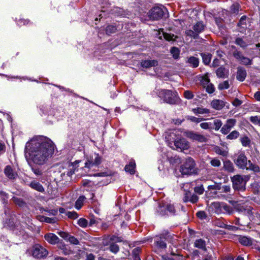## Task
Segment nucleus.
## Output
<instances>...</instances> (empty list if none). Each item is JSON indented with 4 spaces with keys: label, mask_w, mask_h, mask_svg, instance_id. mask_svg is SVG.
Wrapping results in <instances>:
<instances>
[{
    "label": "nucleus",
    "mask_w": 260,
    "mask_h": 260,
    "mask_svg": "<svg viewBox=\"0 0 260 260\" xmlns=\"http://www.w3.org/2000/svg\"><path fill=\"white\" fill-rule=\"evenodd\" d=\"M55 145L48 138L39 136L26 143L25 150L29 153L30 159L36 165L45 164L54 151Z\"/></svg>",
    "instance_id": "nucleus-1"
},
{
    "label": "nucleus",
    "mask_w": 260,
    "mask_h": 260,
    "mask_svg": "<svg viewBox=\"0 0 260 260\" xmlns=\"http://www.w3.org/2000/svg\"><path fill=\"white\" fill-rule=\"evenodd\" d=\"M236 166L240 169L250 170L255 173H259L260 168L256 164H253L250 160H248L244 152L235 154L233 159Z\"/></svg>",
    "instance_id": "nucleus-2"
},
{
    "label": "nucleus",
    "mask_w": 260,
    "mask_h": 260,
    "mask_svg": "<svg viewBox=\"0 0 260 260\" xmlns=\"http://www.w3.org/2000/svg\"><path fill=\"white\" fill-rule=\"evenodd\" d=\"M183 210L184 207L181 205L175 206L171 203L160 205L156 209V214L157 216L176 215L180 209Z\"/></svg>",
    "instance_id": "nucleus-3"
},
{
    "label": "nucleus",
    "mask_w": 260,
    "mask_h": 260,
    "mask_svg": "<svg viewBox=\"0 0 260 260\" xmlns=\"http://www.w3.org/2000/svg\"><path fill=\"white\" fill-rule=\"evenodd\" d=\"M180 171L183 175H191L197 173L196 164L191 157H188L180 166Z\"/></svg>",
    "instance_id": "nucleus-4"
},
{
    "label": "nucleus",
    "mask_w": 260,
    "mask_h": 260,
    "mask_svg": "<svg viewBox=\"0 0 260 260\" xmlns=\"http://www.w3.org/2000/svg\"><path fill=\"white\" fill-rule=\"evenodd\" d=\"M158 95L165 102L170 104H175L179 100L176 92L171 90L161 89L158 92Z\"/></svg>",
    "instance_id": "nucleus-5"
},
{
    "label": "nucleus",
    "mask_w": 260,
    "mask_h": 260,
    "mask_svg": "<svg viewBox=\"0 0 260 260\" xmlns=\"http://www.w3.org/2000/svg\"><path fill=\"white\" fill-rule=\"evenodd\" d=\"M170 233L165 231L154 238V245L158 249H165L167 247L166 241L171 239Z\"/></svg>",
    "instance_id": "nucleus-6"
},
{
    "label": "nucleus",
    "mask_w": 260,
    "mask_h": 260,
    "mask_svg": "<svg viewBox=\"0 0 260 260\" xmlns=\"http://www.w3.org/2000/svg\"><path fill=\"white\" fill-rule=\"evenodd\" d=\"M76 170L75 166L72 162H68L65 164L60 171V176L61 180H68L74 174Z\"/></svg>",
    "instance_id": "nucleus-7"
},
{
    "label": "nucleus",
    "mask_w": 260,
    "mask_h": 260,
    "mask_svg": "<svg viewBox=\"0 0 260 260\" xmlns=\"http://www.w3.org/2000/svg\"><path fill=\"white\" fill-rule=\"evenodd\" d=\"M167 10L165 7H154L149 12V17L151 20H158L166 15Z\"/></svg>",
    "instance_id": "nucleus-8"
},
{
    "label": "nucleus",
    "mask_w": 260,
    "mask_h": 260,
    "mask_svg": "<svg viewBox=\"0 0 260 260\" xmlns=\"http://www.w3.org/2000/svg\"><path fill=\"white\" fill-rule=\"evenodd\" d=\"M233 187L235 190L243 191L246 189V181L243 177L240 175H236L231 177Z\"/></svg>",
    "instance_id": "nucleus-9"
},
{
    "label": "nucleus",
    "mask_w": 260,
    "mask_h": 260,
    "mask_svg": "<svg viewBox=\"0 0 260 260\" xmlns=\"http://www.w3.org/2000/svg\"><path fill=\"white\" fill-rule=\"evenodd\" d=\"M30 250L33 257L37 259L44 258L48 254L47 250L39 244L34 245Z\"/></svg>",
    "instance_id": "nucleus-10"
},
{
    "label": "nucleus",
    "mask_w": 260,
    "mask_h": 260,
    "mask_svg": "<svg viewBox=\"0 0 260 260\" xmlns=\"http://www.w3.org/2000/svg\"><path fill=\"white\" fill-rule=\"evenodd\" d=\"M193 29H188L185 31L186 36L192 38L194 39H198L199 34L202 32L204 29V25L203 23L197 22L192 27Z\"/></svg>",
    "instance_id": "nucleus-11"
},
{
    "label": "nucleus",
    "mask_w": 260,
    "mask_h": 260,
    "mask_svg": "<svg viewBox=\"0 0 260 260\" xmlns=\"http://www.w3.org/2000/svg\"><path fill=\"white\" fill-rule=\"evenodd\" d=\"M214 189H217L218 191H212V198L223 199L225 198V196L222 194V193L229 192L231 190V187L229 185L220 186L219 185H212V190Z\"/></svg>",
    "instance_id": "nucleus-12"
},
{
    "label": "nucleus",
    "mask_w": 260,
    "mask_h": 260,
    "mask_svg": "<svg viewBox=\"0 0 260 260\" xmlns=\"http://www.w3.org/2000/svg\"><path fill=\"white\" fill-rule=\"evenodd\" d=\"M101 157L98 154L94 153L93 155L88 158L85 163L84 168L90 169L94 167H98L101 164Z\"/></svg>",
    "instance_id": "nucleus-13"
},
{
    "label": "nucleus",
    "mask_w": 260,
    "mask_h": 260,
    "mask_svg": "<svg viewBox=\"0 0 260 260\" xmlns=\"http://www.w3.org/2000/svg\"><path fill=\"white\" fill-rule=\"evenodd\" d=\"M237 120L235 119H228L226 123L222 126L220 132L223 135H227L236 125Z\"/></svg>",
    "instance_id": "nucleus-14"
},
{
    "label": "nucleus",
    "mask_w": 260,
    "mask_h": 260,
    "mask_svg": "<svg viewBox=\"0 0 260 260\" xmlns=\"http://www.w3.org/2000/svg\"><path fill=\"white\" fill-rule=\"evenodd\" d=\"M229 206L224 203L214 202L212 203V211L217 214L224 213L228 211Z\"/></svg>",
    "instance_id": "nucleus-15"
},
{
    "label": "nucleus",
    "mask_w": 260,
    "mask_h": 260,
    "mask_svg": "<svg viewBox=\"0 0 260 260\" xmlns=\"http://www.w3.org/2000/svg\"><path fill=\"white\" fill-rule=\"evenodd\" d=\"M201 84L203 87L206 88V91L209 93H211V85L209 84L210 79L208 73L200 77Z\"/></svg>",
    "instance_id": "nucleus-16"
},
{
    "label": "nucleus",
    "mask_w": 260,
    "mask_h": 260,
    "mask_svg": "<svg viewBox=\"0 0 260 260\" xmlns=\"http://www.w3.org/2000/svg\"><path fill=\"white\" fill-rule=\"evenodd\" d=\"M186 136L192 140L198 141L200 142H205L207 141V138L204 136L193 132H187Z\"/></svg>",
    "instance_id": "nucleus-17"
},
{
    "label": "nucleus",
    "mask_w": 260,
    "mask_h": 260,
    "mask_svg": "<svg viewBox=\"0 0 260 260\" xmlns=\"http://www.w3.org/2000/svg\"><path fill=\"white\" fill-rule=\"evenodd\" d=\"M199 197L195 194H192L189 191H185L183 200L184 202H190L193 204L198 202Z\"/></svg>",
    "instance_id": "nucleus-18"
},
{
    "label": "nucleus",
    "mask_w": 260,
    "mask_h": 260,
    "mask_svg": "<svg viewBox=\"0 0 260 260\" xmlns=\"http://www.w3.org/2000/svg\"><path fill=\"white\" fill-rule=\"evenodd\" d=\"M44 238L49 243L52 245H54L55 244H58V245L60 242L58 237L53 233H49L45 234Z\"/></svg>",
    "instance_id": "nucleus-19"
},
{
    "label": "nucleus",
    "mask_w": 260,
    "mask_h": 260,
    "mask_svg": "<svg viewBox=\"0 0 260 260\" xmlns=\"http://www.w3.org/2000/svg\"><path fill=\"white\" fill-rule=\"evenodd\" d=\"M174 145L177 149L181 150L187 149L189 148L188 143L185 139H180L175 141Z\"/></svg>",
    "instance_id": "nucleus-20"
},
{
    "label": "nucleus",
    "mask_w": 260,
    "mask_h": 260,
    "mask_svg": "<svg viewBox=\"0 0 260 260\" xmlns=\"http://www.w3.org/2000/svg\"><path fill=\"white\" fill-rule=\"evenodd\" d=\"M5 175L10 179H15L17 177V174L10 166H7L4 169Z\"/></svg>",
    "instance_id": "nucleus-21"
},
{
    "label": "nucleus",
    "mask_w": 260,
    "mask_h": 260,
    "mask_svg": "<svg viewBox=\"0 0 260 260\" xmlns=\"http://www.w3.org/2000/svg\"><path fill=\"white\" fill-rule=\"evenodd\" d=\"M248 22V19H247L246 16H243L241 18L238 23L239 31L243 32L247 28H248L249 25L247 24V22Z\"/></svg>",
    "instance_id": "nucleus-22"
},
{
    "label": "nucleus",
    "mask_w": 260,
    "mask_h": 260,
    "mask_svg": "<svg viewBox=\"0 0 260 260\" xmlns=\"http://www.w3.org/2000/svg\"><path fill=\"white\" fill-rule=\"evenodd\" d=\"M212 224L220 228H225L229 230H234L236 229L235 226L232 225H228L225 224L222 219H216L214 220L212 218Z\"/></svg>",
    "instance_id": "nucleus-23"
},
{
    "label": "nucleus",
    "mask_w": 260,
    "mask_h": 260,
    "mask_svg": "<svg viewBox=\"0 0 260 260\" xmlns=\"http://www.w3.org/2000/svg\"><path fill=\"white\" fill-rule=\"evenodd\" d=\"M216 74L218 78H226L229 75V70L224 67H220L216 71Z\"/></svg>",
    "instance_id": "nucleus-24"
},
{
    "label": "nucleus",
    "mask_w": 260,
    "mask_h": 260,
    "mask_svg": "<svg viewBox=\"0 0 260 260\" xmlns=\"http://www.w3.org/2000/svg\"><path fill=\"white\" fill-rule=\"evenodd\" d=\"M37 219L41 222H44L49 223H54L57 221L56 217L50 218L43 215H38Z\"/></svg>",
    "instance_id": "nucleus-25"
},
{
    "label": "nucleus",
    "mask_w": 260,
    "mask_h": 260,
    "mask_svg": "<svg viewBox=\"0 0 260 260\" xmlns=\"http://www.w3.org/2000/svg\"><path fill=\"white\" fill-rule=\"evenodd\" d=\"M29 186L38 191L41 192H44L45 191L44 188L42 186V185L39 182H37L35 181H31L29 184Z\"/></svg>",
    "instance_id": "nucleus-26"
},
{
    "label": "nucleus",
    "mask_w": 260,
    "mask_h": 260,
    "mask_svg": "<svg viewBox=\"0 0 260 260\" xmlns=\"http://www.w3.org/2000/svg\"><path fill=\"white\" fill-rule=\"evenodd\" d=\"M247 75L246 70L243 68H238L237 73V79L240 81H243Z\"/></svg>",
    "instance_id": "nucleus-27"
},
{
    "label": "nucleus",
    "mask_w": 260,
    "mask_h": 260,
    "mask_svg": "<svg viewBox=\"0 0 260 260\" xmlns=\"http://www.w3.org/2000/svg\"><path fill=\"white\" fill-rule=\"evenodd\" d=\"M225 106V102L222 100H214L212 101V108L220 110Z\"/></svg>",
    "instance_id": "nucleus-28"
},
{
    "label": "nucleus",
    "mask_w": 260,
    "mask_h": 260,
    "mask_svg": "<svg viewBox=\"0 0 260 260\" xmlns=\"http://www.w3.org/2000/svg\"><path fill=\"white\" fill-rule=\"evenodd\" d=\"M157 61L156 60H145L141 62V66L143 68H148L152 67H155L157 65Z\"/></svg>",
    "instance_id": "nucleus-29"
},
{
    "label": "nucleus",
    "mask_w": 260,
    "mask_h": 260,
    "mask_svg": "<svg viewBox=\"0 0 260 260\" xmlns=\"http://www.w3.org/2000/svg\"><path fill=\"white\" fill-rule=\"evenodd\" d=\"M239 242L244 246H250L252 244V239L246 236H240L239 238Z\"/></svg>",
    "instance_id": "nucleus-30"
},
{
    "label": "nucleus",
    "mask_w": 260,
    "mask_h": 260,
    "mask_svg": "<svg viewBox=\"0 0 260 260\" xmlns=\"http://www.w3.org/2000/svg\"><path fill=\"white\" fill-rule=\"evenodd\" d=\"M58 248L61 250V253L64 255H69L71 253V250L61 240L58 245Z\"/></svg>",
    "instance_id": "nucleus-31"
},
{
    "label": "nucleus",
    "mask_w": 260,
    "mask_h": 260,
    "mask_svg": "<svg viewBox=\"0 0 260 260\" xmlns=\"http://www.w3.org/2000/svg\"><path fill=\"white\" fill-rule=\"evenodd\" d=\"M187 62L190 64V66L195 68L199 66V60L196 57L190 56L188 58Z\"/></svg>",
    "instance_id": "nucleus-32"
},
{
    "label": "nucleus",
    "mask_w": 260,
    "mask_h": 260,
    "mask_svg": "<svg viewBox=\"0 0 260 260\" xmlns=\"http://www.w3.org/2000/svg\"><path fill=\"white\" fill-rule=\"evenodd\" d=\"M214 151L216 154L220 155L222 156H226L228 155V147H226L225 149H222L218 146H215L213 148Z\"/></svg>",
    "instance_id": "nucleus-33"
},
{
    "label": "nucleus",
    "mask_w": 260,
    "mask_h": 260,
    "mask_svg": "<svg viewBox=\"0 0 260 260\" xmlns=\"http://www.w3.org/2000/svg\"><path fill=\"white\" fill-rule=\"evenodd\" d=\"M224 169L229 172L233 173L235 171L233 164L229 160H226L223 162Z\"/></svg>",
    "instance_id": "nucleus-34"
},
{
    "label": "nucleus",
    "mask_w": 260,
    "mask_h": 260,
    "mask_svg": "<svg viewBox=\"0 0 260 260\" xmlns=\"http://www.w3.org/2000/svg\"><path fill=\"white\" fill-rule=\"evenodd\" d=\"M194 246L200 249H206L205 241L201 239L196 240L194 243Z\"/></svg>",
    "instance_id": "nucleus-35"
},
{
    "label": "nucleus",
    "mask_w": 260,
    "mask_h": 260,
    "mask_svg": "<svg viewBox=\"0 0 260 260\" xmlns=\"http://www.w3.org/2000/svg\"><path fill=\"white\" fill-rule=\"evenodd\" d=\"M135 162L131 161L128 165H126L124 169L126 172H128L131 174H134L135 173Z\"/></svg>",
    "instance_id": "nucleus-36"
},
{
    "label": "nucleus",
    "mask_w": 260,
    "mask_h": 260,
    "mask_svg": "<svg viewBox=\"0 0 260 260\" xmlns=\"http://www.w3.org/2000/svg\"><path fill=\"white\" fill-rule=\"evenodd\" d=\"M86 198L84 196H81L79 197L75 203V208L77 210H79L83 206L84 202Z\"/></svg>",
    "instance_id": "nucleus-37"
},
{
    "label": "nucleus",
    "mask_w": 260,
    "mask_h": 260,
    "mask_svg": "<svg viewBox=\"0 0 260 260\" xmlns=\"http://www.w3.org/2000/svg\"><path fill=\"white\" fill-rule=\"evenodd\" d=\"M163 37L165 39L168 41H175L176 39L178 38V36L174 35V34H169L167 32H163Z\"/></svg>",
    "instance_id": "nucleus-38"
},
{
    "label": "nucleus",
    "mask_w": 260,
    "mask_h": 260,
    "mask_svg": "<svg viewBox=\"0 0 260 260\" xmlns=\"http://www.w3.org/2000/svg\"><path fill=\"white\" fill-rule=\"evenodd\" d=\"M141 252V249L140 247H136L133 250L132 254L134 260H141L139 256Z\"/></svg>",
    "instance_id": "nucleus-39"
},
{
    "label": "nucleus",
    "mask_w": 260,
    "mask_h": 260,
    "mask_svg": "<svg viewBox=\"0 0 260 260\" xmlns=\"http://www.w3.org/2000/svg\"><path fill=\"white\" fill-rule=\"evenodd\" d=\"M240 133L237 131H233L231 132L228 135L226 136V139L227 140H235L238 138Z\"/></svg>",
    "instance_id": "nucleus-40"
},
{
    "label": "nucleus",
    "mask_w": 260,
    "mask_h": 260,
    "mask_svg": "<svg viewBox=\"0 0 260 260\" xmlns=\"http://www.w3.org/2000/svg\"><path fill=\"white\" fill-rule=\"evenodd\" d=\"M12 200L15 204L20 207H23L26 205L25 202L21 198L13 197Z\"/></svg>",
    "instance_id": "nucleus-41"
},
{
    "label": "nucleus",
    "mask_w": 260,
    "mask_h": 260,
    "mask_svg": "<svg viewBox=\"0 0 260 260\" xmlns=\"http://www.w3.org/2000/svg\"><path fill=\"white\" fill-rule=\"evenodd\" d=\"M222 125V122L221 120L218 119H216L213 120V127L215 131H218L220 128L222 127L221 126Z\"/></svg>",
    "instance_id": "nucleus-42"
},
{
    "label": "nucleus",
    "mask_w": 260,
    "mask_h": 260,
    "mask_svg": "<svg viewBox=\"0 0 260 260\" xmlns=\"http://www.w3.org/2000/svg\"><path fill=\"white\" fill-rule=\"evenodd\" d=\"M235 43L236 45L243 48L247 47L248 45L247 43L241 38H237L235 40Z\"/></svg>",
    "instance_id": "nucleus-43"
},
{
    "label": "nucleus",
    "mask_w": 260,
    "mask_h": 260,
    "mask_svg": "<svg viewBox=\"0 0 260 260\" xmlns=\"http://www.w3.org/2000/svg\"><path fill=\"white\" fill-rule=\"evenodd\" d=\"M201 56L203 59V62L205 64H209L211 61V56L209 54L202 53Z\"/></svg>",
    "instance_id": "nucleus-44"
},
{
    "label": "nucleus",
    "mask_w": 260,
    "mask_h": 260,
    "mask_svg": "<svg viewBox=\"0 0 260 260\" xmlns=\"http://www.w3.org/2000/svg\"><path fill=\"white\" fill-rule=\"evenodd\" d=\"M109 250L110 251L114 253H116L119 250V247L117 244L112 242L111 243L109 246Z\"/></svg>",
    "instance_id": "nucleus-45"
},
{
    "label": "nucleus",
    "mask_w": 260,
    "mask_h": 260,
    "mask_svg": "<svg viewBox=\"0 0 260 260\" xmlns=\"http://www.w3.org/2000/svg\"><path fill=\"white\" fill-rule=\"evenodd\" d=\"M117 30L116 27L114 25H108L106 28V32L107 35L114 33Z\"/></svg>",
    "instance_id": "nucleus-46"
},
{
    "label": "nucleus",
    "mask_w": 260,
    "mask_h": 260,
    "mask_svg": "<svg viewBox=\"0 0 260 260\" xmlns=\"http://www.w3.org/2000/svg\"><path fill=\"white\" fill-rule=\"evenodd\" d=\"M240 142L244 147H247L249 145L250 140L247 136H244L240 138Z\"/></svg>",
    "instance_id": "nucleus-47"
},
{
    "label": "nucleus",
    "mask_w": 260,
    "mask_h": 260,
    "mask_svg": "<svg viewBox=\"0 0 260 260\" xmlns=\"http://www.w3.org/2000/svg\"><path fill=\"white\" fill-rule=\"evenodd\" d=\"M192 111L195 114H204V113H208L209 112V110L207 109H205L203 108H198L192 109Z\"/></svg>",
    "instance_id": "nucleus-48"
},
{
    "label": "nucleus",
    "mask_w": 260,
    "mask_h": 260,
    "mask_svg": "<svg viewBox=\"0 0 260 260\" xmlns=\"http://www.w3.org/2000/svg\"><path fill=\"white\" fill-rule=\"evenodd\" d=\"M123 241V238L121 237H118L115 235H112L109 238V242L111 243L114 242H121Z\"/></svg>",
    "instance_id": "nucleus-49"
},
{
    "label": "nucleus",
    "mask_w": 260,
    "mask_h": 260,
    "mask_svg": "<svg viewBox=\"0 0 260 260\" xmlns=\"http://www.w3.org/2000/svg\"><path fill=\"white\" fill-rule=\"evenodd\" d=\"M41 210L42 211V213H43V212H47L48 215L49 216H51V215L55 216L57 214V213H58L57 209L48 210L47 208L46 209L42 208Z\"/></svg>",
    "instance_id": "nucleus-50"
},
{
    "label": "nucleus",
    "mask_w": 260,
    "mask_h": 260,
    "mask_svg": "<svg viewBox=\"0 0 260 260\" xmlns=\"http://www.w3.org/2000/svg\"><path fill=\"white\" fill-rule=\"evenodd\" d=\"M180 51L177 47H173L171 49V53L175 59H177L179 56Z\"/></svg>",
    "instance_id": "nucleus-51"
},
{
    "label": "nucleus",
    "mask_w": 260,
    "mask_h": 260,
    "mask_svg": "<svg viewBox=\"0 0 260 260\" xmlns=\"http://www.w3.org/2000/svg\"><path fill=\"white\" fill-rule=\"evenodd\" d=\"M249 120L254 124H257L260 126V116H251L249 118Z\"/></svg>",
    "instance_id": "nucleus-52"
},
{
    "label": "nucleus",
    "mask_w": 260,
    "mask_h": 260,
    "mask_svg": "<svg viewBox=\"0 0 260 260\" xmlns=\"http://www.w3.org/2000/svg\"><path fill=\"white\" fill-rule=\"evenodd\" d=\"M67 241H69L71 244L73 245H78L79 244V240L74 236L70 235Z\"/></svg>",
    "instance_id": "nucleus-53"
},
{
    "label": "nucleus",
    "mask_w": 260,
    "mask_h": 260,
    "mask_svg": "<svg viewBox=\"0 0 260 260\" xmlns=\"http://www.w3.org/2000/svg\"><path fill=\"white\" fill-rule=\"evenodd\" d=\"M78 224L82 228H86L88 224L87 220L83 218H81L78 220Z\"/></svg>",
    "instance_id": "nucleus-54"
},
{
    "label": "nucleus",
    "mask_w": 260,
    "mask_h": 260,
    "mask_svg": "<svg viewBox=\"0 0 260 260\" xmlns=\"http://www.w3.org/2000/svg\"><path fill=\"white\" fill-rule=\"evenodd\" d=\"M240 5L238 3L233 4L231 7V11L232 13L237 14L239 10Z\"/></svg>",
    "instance_id": "nucleus-55"
},
{
    "label": "nucleus",
    "mask_w": 260,
    "mask_h": 260,
    "mask_svg": "<svg viewBox=\"0 0 260 260\" xmlns=\"http://www.w3.org/2000/svg\"><path fill=\"white\" fill-rule=\"evenodd\" d=\"M229 84L228 81H224V82L220 83L218 85V88L220 90H223L224 89H228L229 88Z\"/></svg>",
    "instance_id": "nucleus-56"
},
{
    "label": "nucleus",
    "mask_w": 260,
    "mask_h": 260,
    "mask_svg": "<svg viewBox=\"0 0 260 260\" xmlns=\"http://www.w3.org/2000/svg\"><path fill=\"white\" fill-rule=\"evenodd\" d=\"M241 63L245 65H249L251 63V60L244 56L241 58V59L239 60Z\"/></svg>",
    "instance_id": "nucleus-57"
},
{
    "label": "nucleus",
    "mask_w": 260,
    "mask_h": 260,
    "mask_svg": "<svg viewBox=\"0 0 260 260\" xmlns=\"http://www.w3.org/2000/svg\"><path fill=\"white\" fill-rule=\"evenodd\" d=\"M67 216L71 219H76L78 217V214L75 211H69L66 213Z\"/></svg>",
    "instance_id": "nucleus-58"
},
{
    "label": "nucleus",
    "mask_w": 260,
    "mask_h": 260,
    "mask_svg": "<svg viewBox=\"0 0 260 260\" xmlns=\"http://www.w3.org/2000/svg\"><path fill=\"white\" fill-rule=\"evenodd\" d=\"M198 217L201 219H205L207 218V215L206 213L204 211H200L197 213L196 214Z\"/></svg>",
    "instance_id": "nucleus-59"
},
{
    "label": "nucleus",
    "mask_w": 260,
    "mask_h": 260,
    "mask_svg": "<svg viewBox=\"0 0 260 260\" xmlns=\"http://www.w3.org/2000/svg\"><path fill=\"white\" fill-rule=\"evenodd\" d=\"M58 234L63 239L67 241L68 239L69 238V236L70 235L67 232L60 231L58 232Z\"/></svg>",
    "instance_id": "nucleus-60"
},
{
    "label": "nucleus",
    "mask_w": 260,
    "mask_h": 260,
    "mask_svg": "<svg viewBox=\"0 0 260 260\" xmlns=\"http://www.w3.org/2000/svg\"><path fill=\"white\" fill-rule=\"evenodd\" d=\"M187 119L189 120L192 122H194L196 123H199L202 121V119L200 118H197L192 116H187Z\"/></svg>",
    "instance_id": "nucleus-61"
},
{
    "label": "nucleus",
    "mask_w": 260,
    "mask_h": 260,
    "mask_svg": "<svg viewBox=\"0 0 260 260\" xmlns=\"http://www.w3.org/2000/svg\"><path fill=\"white\" fill-rule=\"evenodd\" d=\"M194 191L196 193L201 194L203 193L204 189L203 185H201L200 186L195 187L194 188Z\"/></svg>",
    "instance_id": "nucleus-62"
},
{
    "label": "nucleus",
    "mask_w": 260,
    "mask_h": 260,
    "mask_svg": "<svg viewBox=\"0 0 260 260\" xmlns=\"http://www.w3.org/2000/svg\"><path fill=\"white\" fill-rule=\"evenodd\" d=\"M184 96L186 99L189 100L193 98V93L189 90H186L184 92Z\"/></svg>",
    "instance_id": "nucleus-63"
},
{
    "label": "nucleus",
    "mask_w": 260,
    "mask_h": 260,
    "mask_svg": "<svg viewBox=\"0 0 260 260\" xmlns=\"http://www.w3.org/2000/svg\"><path fill=\"white\" fill-rule=\"evenodd\" d=\"M232 105L235 107H238L240 106L242 104V101L239 100L237 98L235 99V100L232 102Z\"/></svg>",
    "instance_id": "nucleus-64"
}]
</instances>
